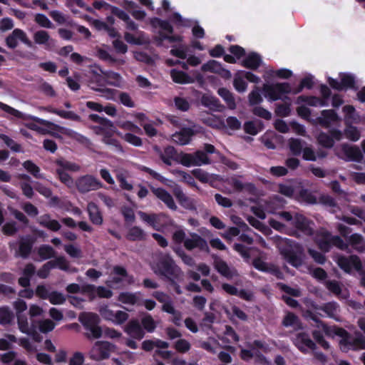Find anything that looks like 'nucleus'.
Instances as JSON below:
<instances>
[{"label":"nucleus","mask_w":365,"mask_h":365,"mask_svg":"<svg viewBox=\"0 0 365 365\" xmlns=\"http://www.w3.org/2000/svg\"><path fill=\"white\" fill-rule=\"evenodd\" d=\"M277 215L280 219L287 222L289 225L292 226L294 229L287 231L285 225L277 220L271 219L269 220V225L274 229L281 232H287L289 235L296 236L312 235V223L302 215L297 212L292 214L289 212H281L277 213Z\"/></svg>","instance_id":"f257e3e1"},{"label":"nucleus","mask_w":365,"mask_h":365,"mask_svg":"<svg viewBox=\"0 0 365 365\" xmlns=\"http://www.w3.org/2000/svg\"><path fill=\"white\" fill-rule=\"evenodd\" d=\"M304 303L307 311L304 313V317L305 318H310L314 321L317 323V328L322 330L326 335H336L335 329H338L337 327L331 328L327 327L325 324H322V322L319 321L314 314H320L319 311L322 310L327 316L337 319L336 316L339 311L337 304L335 302H329L325 304L323 307H319L310 299H306Z\"/></svg>","instance_id":"f03ea898"},{"label":"nucleus","mask_w":365,"mask_h":365,"mask_svg":"<svg viewBox=\"0 0 365 365\" xmlns=\"http://www.w3.org/2000/svg\"><path fill=\"white\" fill-rule=\"evenodd\" d=\"M153 272L160 276L173 280L181 274L180 269L168 255L160 254L151 263Z\"/></svg>","instance_id":"7ed1b4c3"},{"label":"nucleus","mask_w":365,"mask_h":365,"mask_svg":"<svg viewBox=\"0 0 365 365\" xmlns=\"http://www.w3.org/2000/svg\"><path fill=\"white\" fill-rule=\"evenodd\" d=\"M277 247L286 261L291 265L298 267L302 263L303 249L297 243L289 239H279Z\"/></svg>","instance_id":"20e7f679"},{"label":"nucleus","mask_w":365,"mask_h":365,"mask_svg":"<svg viewBox=\"0 0 365 365\" xmlns=\"http://www.w3.org/2000/svg\"><path fill=\"white\" fill-rule=\"evenodd\" d=\"M335 332L336 336L341 337L339 346L343 351H347L350 349H365V338L361 334H358L355 338H353L343 329H335Z\"/></svg>","instance_id":"39448f33"},{"label":"nucleus","mask_w":365,"mask_h":365,"mask_svg":"<svg viewBox=\"0 0 365 365\" xmlns=\"http://www.w3.org/2000/svg\"><path fill=\"white\" fill-rule=\"evenodd\" d=\"M79 322L84 328L91 332L88 338H101L103 335V329L98 326L100 319L97 314L93 312H82L78 317Z\"/></svg>","instance_id":"423d86ee"},{"label":"nucleus","mask_w":365,"mask_h":365,"mask_svg":"<svg viewBox=\"0 0 365 365\" xmlns=\"http://www.w3.org/2000/svg\"><path fill=\"white\" fill-rule=\"evenodd\" d=\"M56 173L61 182L67 187H71L74 182L73 178L68 174V172H78L80 166L74 163L59 159L56 161Z\"/></svg>","instance_id":"0eeeda50"},{"label":"nucleus","mask_w":365,"mask_h":365,"mask_svg":"<svg viewBox=\"0 0 365 365\" xmlns=\"http://www.w3.org/2000/svg\"><path fill=\"white\" fill-rule=\"evenodd\" d=\"M262 91L268 101H275L283 99L284 95L292 93V88L288 83H269L266 81Z\"/></svg>","instance_id":"6e6552de"},{"label":"nucleus","mask_w":365,"mask_h":365,"mask_svg":"<svg viewBox=\"0 0 365 365\" xmlns=\"http://www.w3.org/2000/svg\"><path fill=\"white\" fill-rule=\"evenodd\" d=\"M315 240L319 248L324 252H327L331 245H334L341 250H345L347 247L346 244L340 237L332 236L323 229L317 232L315 235Z\"/></svg>","instance_id":"1a4fd4ad"},{"label":"nucleus","mask_w":365,"mask_h":365,"mask_svg":"<svg viewBox=\"0 0 365 365\" xmlns=\"http://www.w3.org/2000/svg\"><path fill=\"white\" fill-rule=\"evenodd\" d=\"M98 312L104 320L110 322L115 325L123 324L129 317L127 312L122 310H113L106 304L101 306Z\"/></svg>","instance_id":"9d476101"},{"label":"nucleus","mask_w":365,"mask_h":365,"mask_svg":"<svg viewBox=\"0 0 365 365\" xmlns=\"http://www.w3.org/2000/svg\"><path fill=\"white\" fill-rule=\"evenodd\" d=\"M337 263L346 272L351 273L354 270L359 272L361 275V283L365 287V272L361 271V263L356 256L340 257L337 259Z\"/></svg>","instance_id":"9b49d317"},{"label":"nucleus","mask_w":365,"mask_h":365,"mask_svg":"<svg viewBox=\"0 0 365 365\" xmlns=\"http://www.w3.org/2000/svg\"><path fill=\"white\" fill-rule=\"evenodd\" d=\"M115 349V346L108 341H98L91 349L89 356L96 361L103 360L108 358Z\"/></svg>","instance_id":"f8f14e48"},{"label":"nucleus","mask_w":365,"mask_h":365,"mask_svg":"<svg viewBox=\"0 0 365 365\" xmlns=\"http://www.w3.org/2000/svg\"><path fill=\"white\" fill-rule=\"evenodd\" d=\"M150 24L154 28H159L161 30L160 32V36L158 37V41L160 42H162L164 40H168L170 42H180L182 41V37L181 36H170L163 34L164 31L169 34L173 33V27L169 22L162 21L158 18H153L150 19Z\"/></svg>","instance_id":"ddd939ff"},{"label":"nucleus","mask_w":365,"mask_h":365,"mask_svg":"<svg viewBox=\"0 0 365 365\" xmlns=\"http://www.w3.org/2000/svg\"><path fill=\"white\" fill-rule=\"evenodd\" d=\"M170 21L175 24L177 26H192V33L195 38H202L205 36V31L203 28L197 24L190 19H183L179 14L175 13L170 17Z\"/></svg>","instance_id":"4468645a"},{"label":"nucleus","mask_w":365,"mask_h":365,"mask_svg":"<svg viewBox=\"0 0 365 365\" xmlns=\"http://www.w3.org/2000/svg\"><path fill=\"white\" fill-rule=\"evenodd\" d=\"M334 150L337 156L346 161H358L362 158L361 152L356 146L343 144Z\"/></svg>","instance_id":"2eb2a0df"},{"label":"nucleus","mask_w":365,"mask_h":365,"mask_svg":"<svg viewBox=\"0 0 365 365\" xmlns=\"http://www.w3.org/2000/svg\"><path fill=\"white\" fill-rule=\"evenodd\" d=\"M191 73L192 76H190L187 73L175 68L170 70L171 78L176 83L190 84L195 81H202V76L197 71H193Z\"/></svg>","instance_id":"dca6fc26"},{"label":"nucleus","mask_w":365,"mask_h":365,"mask_svg":"<svg viewBox=\"0 0 365 365\" xmlns=\"http://www.w3.org/2000/svg\"><path fill=\"white\" fill-rule=\"evenodd\" d=\"M133 282V277L128 275L123 267L117 266L113 268V276L106 282V284L109 287H114L120 284H130Z\"/></svg>","instance_id":"f3484780"},{"label":"nucleus","mask_w":365,"mask_h":365,"mask_svg":"<svg viewBox=\"0 0 365 365\" xmlns=\"http://www.w3.org/2000/svg\"><path fill=\"white\" fill-rule=\"evenodd\" d=\"M76 185L81 192L96 190L103 187V184L98 179L89 175L79 178L76 180Z\"/></svg>","instance_id":"a211bd4d"},{"label":"nucleus","mask_w":365,"mask_h":365,"mask_svg":"<svg viewBox=\"0 0 365 365\" xmlns=\"http://www.w3.org/2000/svg\"><path fill=\"white\" fill-rule=\"evenodd\" d=\"M184 247L188 250L197 248L201 251L210 252L207 241L194 232L190 233L189 236L185 240Z\"/></svg>","instance_id":"6ab92c4d"},{"label":"nucleus","mask_w":365,"mask_h":365,"mask_svg":"<svg viewBox=\"0 0 365 365\" xmlns=\"http://www.w3.org/2000/svg\"><path fill=\"white\" fill-rule=\"evenodd\" d=\"M19 41L28 46H32V43L27 37L26 34L19 29H14L6 39V45L11 48H16L18 45Z\"/></svg>","instance_id":"aec40b11"},{"label":"nucleus","mask_w":365,"mask_h":365,"mask_svg":"<svg viewBox=\"0 0 365 365\" xmlns=\"http://www.w3.org/2000/svg\"><path fill=\"white\" fill-rule=\"evenodd\" d=\"M118 133L119 132L116 130L115 127L114 130H111L106 128H96V134L103 136V141L105 143L113 146L117 151L123 153V148L120 145L119 142L116 139L112 138V135L114 133H116L118 135Z\"/></svg>","instance_id":"412c9836"},{"label":"nucleus","mask_w":365,"mask_h":365,"mask_svg":"<svg viewBox=\"0 0 365 365\" xmlns=\"http://www.w3.org/2000/svg\"><path fill=\"white\" fill-rule=\"evenodd\" d=\"M154 150L162 161L168 165H171L174 161L177 162L178 160V155L175 149L172 146H168L163 148V150L155 146Z\"/></svg>","instance_id":"4be33fe9"},{"label":"nucleus","mask_w":365,"mask_h":365,"mask_svg":"<svg viewBox=\"0 0 365 365\" xmlns=\"http://www.w3.org/2000/svg\"><path fill=\"white\" fill-rule=\"evenodd\" d=\"M328 82L334 89L343 90L353 88L354 78L351 74L342 73L340 75V82L330 77L328 78Z\"/></svg>","instance_id":"5701e85b"},{"label":"nucleus","mask_w":365,"mask_h":365,"mask_svg":"<svg viewBox=\"0 0 365 365\" xmlns=\"http://www.w3.org/2000/svg\"><path fill=\"white\" fill-rule=\"evenodd\" d=\"M124 38L130 44L139 46L147 45L150 41L149 37L140 31H137L135 34L125 32Z\"/></svg>","instance_id":"b1692460"},{"label":"nucleus","mask_w":365,"mask_h":365,"mask_svg":"<svg viewBox=\"0 0 365 365\" xmlns=\"http://www.w3.org/2000/svg\"><path fill=\"white\" fill-rule=\"evenodd\" d=\"M294 343L296 346L303 352H307L314 349L315 344L310 339L308 334L304 333L298 334L294 339Z\"/></svg>","instance_id":"393cba45"},{"label":"nucleus","mask_w":365,"mask_h":365,"mask_svg":"<svg viewBox=\"0 0 365 365\" xmlns=\"http://www.w3.org/2000/svg\"><path fill=\"white\" fill-rule=\"evenodd\" d=\"M292 76V71L287 68L274 70L272 68H267L263 75L265 81H269L274 78L287 79Z\"/></svg>","instance_id":"a878e982"},{"label":"nucleus","mask_w":365,"mask_h":365,"mask_svg":"<svg viewBox=\"0 0 365 365\" xmlns=\"http://www.w3.org/2000/svg\"><path fill=\"white\" fill-rule=\"evenodd\" d=\"M241 358L243 360L248 361L254 359L256 363L261 365H269V361L261 354L259 353L255 349L252 348L250 350L242 349Z\"/></svg>","instance_id":"bb28decb"},{"label":"nucleus","mask_w":365,"mask_h":365,"mask_svg":"<svg viewBox=\"0 0 365 365\" xmlns=\"http://www.w3.org/2000/svg\"><path fill=\"white\" fill-rule=\"evenodd\" d=\"M34 40L36 44L43 45L46 49H51L55 46V41L51 38L48 33L40 30L34 33Z\"/></svg>","instance_id":"cd10ccee"},{"label":"nucleus","mask_w":365,"mask_h":365,"mask_svg":"<svg viewBox=\"0 0 365 365\" xmlns=\"http://www.w3.org/2000/svg\"><path fill=\"white\" fill-rule=\"evenodd\" d=\"M319 124L325 128H328L331 125L336 124L340 121L339 117L333 110H324L322 112V115L317 119Z\"/></svg>","instance_id":"c85d7f7f"},{"label":"nucleus","mask_w":365,"mask_h":365,"mask_svg":"<svg viewBox=\"0 0 365 365\" xmlns=\"http://www.w3.org/2000/svg\"><path fill=\"white\" fill-rule=\"evenodd\" d=\"M29 118L33 120L34 122L28 123L26 125L27 127L31 130H36V131L40 133L44 134V133H48L49 131L46 128L40 127L38 125H37V123L42 125L46 127L47 128H50L51 127L58 128V126L56 125L53 123L46 120H43V119H41V118H39L38 117L29 116Z\"/></svg>","instance_id":"c756f323"},{"label":"nucleus","mask_w":365,"mask_h":365,"mask_svg":"<svg viewBox=\"0 0 365 365\" xmlns=\"http://www.w3.org/2000/svg\"><path fill=\"white\" fill-rule=\"evenodd\" d=\"M118 299L120 302L127 305H137L139 306L142 303L141 294L140 292H124L120 293Z\"/></svg>","instance_id":"7c9ffc66"},{"label":"nucleus","mask_w":365,"mask_h":365,"mask_svg":"<svg viewBox=\"0 0 365 365\" xmlns=\"http://www.w3.org/2000/svg\"><path fill=\"white\" fill-rule=\"evenodd\" d=\"M16 317L20 331L27 335L33 336L36 341H39L40 338L38 336H35V327L34 325L31 327L29 326L27 317L24 314H18Z\"/></svg>","instance_id":"2f4dec72"},{"label":"nucleus","mask_w":365,"mask_h":365,"mask_svg":"<svg viewBox=\"0 0 365 365\" xmlns=\"http://www.w3.org/2000/svg\"><path fill=\"white\" fill-rule=\"evenodd\" d=\"M124 331L131 337L136 339H141L144 336V331L136 319L130 321L125 326Z\"/></svg>","instance_id":"473e14b6"},{"label":"nucleus","mask_w":365,"mask_h":365,"mask_svg":"<svg viewBox=\"0 0 365 365\" xmlns=\"http://www.w3.org/2000/svg\"><path fill=\"white\" fill-rule=\"evenodd\" d=\"M138 214L143 222H146L155 230H159L160 222L165 217L163 214L149 215L142 211H139Z\"/></svg>","instance_id":"72a5a7b5"},{"label":"nucleus","mask_w":365,"mask_h":365,"mask_svg":"<svg viewBox=\"0 0 365 365\" xmlns=\"http://www.w3.org/2000/svg\"><path fill=\"white\" fill-rule=\"evenodd\" d=\"M193 135L194 131L191 128H183L180 132L175 133L172 138L175 143L183 145L189 143Z\"/></svg>","instance_id":"f704fd0d"},{"label":"nucleus","mask_w":365,"mask_h":365,"mask_svg":"<svg viewBox=\"0 0 365 365\" xmlns=\"http://www.w3.org/2000/svg\"><path fill=\"white\" fill-rule=\"evenodd\" d=\"M215 269L224 277L231 279L237 275L235 269L228 267L225 262L221 259L217 258L214 262Z\"/></svg>","instance_id":"c9c22d12"},{"label":"nucleus","mask_w":365,"mask_h":365,"mask_svg":"<svg viewBox=\"0 0 365 365\" xmlns=\"http://www.w3.org/2000/svg\"><path fill=\"white\" fill-rule=\"evenodd\" d=\"M153 193L158 198L162 200L168 206V207L173 210L177 209V206L173 200V197L166 190L162 188H156L153 190Z\"/></svg>","instance_id":"e433bc0d"},{"label":"nucleus","mask_w":365,"mask_h":365,"mask_svg":"<svg viewBox=\"0 0 365 365\" xmlns=\"http://www.w3.org/2000/svg\"><path fill=\"white\" fill-rule=\"evenodd\" d=\"M343 111L344 113V120L346 125L359 123L361 122V117L356 112L353 106H346L343 108Z\"/></svg>","instance_id":"4c0bfd02"},{"label":"nucleus","mask_w":365,"mask_h":365,"mask_svg":"<svg viewBox=\"0 0 365 365\" xmlns=\"http://www.w3.org/2000/svg\"><path fill=\"white\" fill-rule=\"evenodd\" d=\"M34 242V240L30 237L21 238L19 243V250L16 252V254L21 257H26L31 250Z\"/></svg>","instance_id":"58836bf2"},{"label":"nucleus","mask_w":365,"mask_h":365,"mask_svg":"<svg viewBox=\"0 0 365 365\" xmlns=\"http://www.w3.org/2000/svg\"><path fill=\"white\" fill-rule=\"evenodd\" d=\"M38 222L41 226L54 232L59 230L61 227L57 220L51 219L48 215L41 216L38 220Z\"/></svg>","instance_id":"ea45409f"},{"label":"nucleus","mask_w":365,"mask_h":365,"mask_svg":"<svg viewBox=\"0 0 365 365\" xmlns=\"http://www.w3.org/2000/svg\"><path fill=\"white\" fill-rule=\"evenodd\" d=\"M153 297L156 298L160 302L163 303L162 309L165 312H173V302L169 296L167 294L160 292H155L153 293Z\"/></svg>","instance_id":"a19ab883"},{"label":"nucleus","mask_w":365,"mask_h":365,"mask_svg":"<svg viewBox=\"0 0 365 365\" xmlns=\"http://www.w3.org/2000/svg\"><path fill=\"white\" fill-rule=\"evenodd\" d=\"M95 289L94 285L91 284H86L83 286H80L78 284H70L66 287L67 292L70 294H76V293H81V294H88V295H91L92 291Z\"/></svg>","instance_id":"79ce46f5"},{"label":"nucleus","mask_w":365,"mask_h":365,"mask_svg":"<svg viewBox=\"0 0 365 365\" xmlns=\"http://www.w3.org/2000/svg\"><path fill=\"white\" fill-rule=\"evenodd\" d=\"M201 103L204 106L212 110L218 111L220 110L222 108L219 101L215 97L208 93L204 94L202 96Z\"/></svg>","instance_id":"37998d69"},{"label":"nucleus","mask_w":365,"mask_h":365,"mask_svg":"<svg viewBox=\"0 0 365 365\" xmlns=\"http://www.w3.org/2000/svg\"><path fill=\"white\" fill-rule=\"evenodd\" d=\"M104 78L106 79L107 83L109 85L115 86V87H121L123 84V78L122 76L115 72L108 71L103 72Z\"/></svg>","instance_id":"c03bdc74"},{"label":"nucleus","mask_w":365,"mask_h":365,"mask_svg":"<svg viewBox=\"0 0 365 365\" xmlns=\"http://www.w3.org/2000/svg\"><path fill=\"white\" fill-rule=\"evenodd\" d=\"M262 62L260 56L255 53H249L242 61V66L251 69H256Z\"/></svg>","instance_id":"a18cd8bd"},{"label":"nucleus","mask_w":365,"mask_h":365,"mask_svg":"<svg viewBox=\"0 0 365 365\" xmlns=\"http://www.w3.org/2000/svg\"><path fill=\"white\" fill-rule=\"evenodd\" d=\"M88 212L91 221L96 225H101L103 218L98 207L93 202H90L88 205Z\"/></svg>","instance_id":"49530a36"},{"label":"nucleus","mask_w":365,"mask_h":365,"mask_svg":"<svg viewBox=\"0 0 365 365\" xmlns=\"http://www.w3.org/2000/svg\"><path fill=\"white\" fill-rule=\"evenodd\" d=\"M253 266L258 270L273 273L276 275L279 274L277 268L273 265H270L264 262L262 259L258 258L253 261Z\"/></svg>","instance_id":"de8ad7c7"},{"label":"nucleus","mask_w":365,"mask_h":365,"mask_svg":"<svg viewBox=\"0 0 365 365\" xmlns=\"http://www.w3.org/2000/svg\"><path fill=\"white\" fill-rule=\"evenodd\" d=\"M126 238L132 241L143 240L145 238V232L139 227H131L126 235Z\"/></svg>","instance_id":"09e8293b"},{"label":"nucleus","mask_w":365,"mask_h":365,"mask_svg":"<svg viewBox=\"0 0 365 365\" xmlns=\"http://www.w3.org/2000/svg\"><path fill=\"white\" fill-rule=\"evenodd\" d=\"M88 118L91 120L101 124L100 126L93 127V130L96 133V128H106L111 130H114V126L110 120L103 118L97 114H91Z\"/></svg>","instance_id":"8fccbe9b"},{"label":"nucleus","mask_w":365,"mask_h":365,"mask_svg":"<svg viewBox=\"0 0 365 365\" xmlns=\"http://www.w3.org/2000/svg\"><path fill=\"white\" fill-rule=\"evenodd\" d=\"M245 76L243 75V71H239L236 73L233 85L235 88L240 93H243L247 90V83L245 81Z\"/></svg>","instance_id":"3c124183"},{"label":"nucleus","mask_w":365,"mask_h":365,"mask_svg":"<svg viewBox=\"0 0 365 365\" xmlns=\"http://www.w3.org/2000/svg\"><path fill=\"white\" fill-rule=\"evenodd\" d=\"M305 103L311 106H325L327 103L324 100L314 96H299L297 98V103Z\"/></svg>","instance_id":"603ef678"},{"label":"nucleus","mask_w":365,"mask_h":365,"mask_svg":"<svg viewBox=\"0 0 365 365\" xmlns=\"http://www.w3.org/2000/svg\"><path fill=\"white\" fill-rule=\"evenodd\" d=\"M203 121L207 125L215 128L222 129L225 127L223 119L215 115H208L204 118Z\"/></svg>","instance_id":"864d4df0"},{"label":"nucleus","mask_w":365,"mask_h":365,"mask_svg":"<svg viewBox=\"0 0 365 365\" xmlns=\"http://www.w3.org/2000/svg\"><path fill=\"white\" fill-rule=\"evenodd\" d=\"M217 93L226 102L230 109H235L236 103L232 93H230L227 89L224 88H220Z\"/></svg>","instance_id":"5fc2aeb1"},{"label":"nucleus","mask_w":365,"mask_h":365,"mask_svg":"<svg viewBox=\"0 0 365 365\" xmlns=\"http://www.w3.org/2000/svg\"><path fill=\"white\" fill-rule=\"evenodd\" d=\"M96 295H97L98 297L101 298H110L113 295V292L106 287L99 286V287H95V289L91 292V295H88L91 300L93 299L96 297Z\"/></svg>","instance_id":"6e6d98bb"},{"label":"nucleus","mask_w":365,"mask_h":365,"mask_svg":"<svg viewBox=\"0 0 365 365\" xmlns=\"http://www.w3.org/2000/svg\"><path fill=\"white\" fill-rule=\"evenodd\" d=\"M118 135L133 146L140 147L143 144L141 138L134 135V133H127L125 134H123L120 132L118 133Z\"/></svg>","instance_id":"4d7b16f0"},{"label":"nucleus","mask_w":365,"mask_h":365,"mask_svg":"<svg viewBox=\"0 0 365 365\" xmlns=\"http://www.w3.org/2000/svg\"><path fill=\"white\" fill-rule=\"evenodd\" d=\"M304 142L299 139L291 138L289 140V148L292 153L294 155H299L304 149Z\"/></svg>","instance_id":"13d9d810"},{"label":"nucleus","mask_w":365,"mask_h":365,"mask_svg":"<svg viewBox=\"0 0 365 365\" xmlns=\"http://www.w3.org/2000/svg\"><path fill=\"white\" fill-rule=\"evenodd\" d=\"M172 173L177 178H178L180 180L188 184L192 187H196L194 178L189 173L179 170H174L172 171Z\"/></svg>","instance_id":"bf43d9fd"},{"label":"nucleus","mask_w":365,"mask_h":365,"mask_svg":"<svg viewBox=\"0 0 365 365\" xmlns=\"http://www.w3.org/2000/svg\"><path fill=\"white\" fill-rule=\"evenodd\" d=\"M284 327H292L294 329H301V324L299 319L292 313H288L286 314L282 322Z\"/></svg>","instance_id":"052dcab7"},{"label":"nucleus","mask_w":365,"mask_h":365,"mask_svg":"<svg viewBox=\"0 0 365 365\" xmlns=\"http://www.w3.org/2000/svg\"><path fill=\"white\" fill-rule=\"evenodd\" d=\"M173 192L179 202L183 207L186 208H191L192 207V202L188 199V197H186V195L183 193L182 190L180 187H175Z\"/></svg>","instance_id":"680f3d73"},{"label":"nucleus","mask_w":365,"mask_h":365,"mask_svg":"<svg viewBox=\"0 0 365 365\" xmlns=\"http://www.w3.org/2000/svg\"><path fill=\"white\" fill-rule=\"evenodd\" d=\"M192 173L202 182H210L215 178L214 175H210L207 172L200 168L193 170Z\"/></svg>","instance_id":"e2e57ef3"},{"label":"nucleus","mask_w":365,"mask_h":365,"mask_svg":"<svg viewBox=\"0 0 365 365\" xmlns=\"http://www.w3.org/2000/svg\"><path fill=\"white\" fill-rule=\"evenodd\" d=\"M349 241L352 247L356 250L363 251L365 250V242L360 235H352L350 237Z\"/></svg>","instance_id":"0e129e2a"},{"label":"nucleus","mask_w":365,"mask_h":365,"mask_svg":"<svg viewBox=\"0 0 365 365\" xmlns=\"http://www.w3.org/2000/svg\"><path fill=\"white\" fill-rule=\"evenodd\" d=\"M344 134L348 139L354 142L359 140L361 137L359 129L351 125H346Z\"/></svg>","instance_id":"69168bd1"},{"label":"nucleus","mask_w":365,"mask_h":365,"mask_svg":"<svg viewBox=\"0 0 365 365\" xmlns=\"http://www.w3.org/2000/svg\"><path fill=\"white\" fill-rule=\"evenodd\" d=\"M37 324L39 331L44 334L53 331L56 327L55 323L49 319L40 320L37 322Z\"/></svg>","instance_id":"338daca9"},{"label":"nucleus","mask_w":365,"mask_h":365,"mask_svg":"<svg viewBox=\"0 0 365 365\" xmlns=\"http://www.w3.org/2000/svg\"><path fill=\"white\" fill-rule=\"evenodd\" d=\"M262 128L260 122L255 123L253 121H248L244 125V130L247 133L250 135H257Z\"/></svg>","instance_id":"774afa93"}]
</instances>
